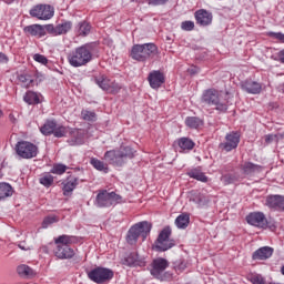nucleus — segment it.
I'll list each match as a JSON object with an SVG mask.
<instances>
[{
  "label": "nucleus",
  "mask_w": 284,
  "mask_h": 284,
  "mask_svg": "<svg viewBox=\"0 0 284 284\" xmlns=\"http://www.w3.org/2000/svg\"><path fill=\"white\" fill-rule=\"evenodd\" d=\"M54 130H57V121L49 120L41 128L40 131L44 136H50V134H54Z\"/></svg>",
  "instance_id": "obj_28"
},
{
  "label": "nucleus",
  "mask_w": 284,
  "mask_h": 284,
  "mask_svg": "<svg viewBox=\"0 0 284 284\" xmlns=\"http://www.w3.org/2000/svg\"><path fill=\"white\" fill-rule=\"evenodd\" d=\"M59 219L57 216H47L42 222V227H48L49 225H52V223H57Z\"/></svg>",
  "instance_id": "obj_47"
},
{
  "label": "nucleus",
  "mask_w": 284,
  "mask_h": 284,
  "mask_svg": "<svg viewBox=\"0 0 284 284\" xmlns=\"http://www.w3.org/2000/svg\"><path fill=\"white\" fill-rule=\"evenodd\" d=\"M282 274L284 275V265L282 266V270H281Z\"/></svg>",
  "instance_id": "obj_60"
},
{
  "label": "nucleus",
  "mask_w": 284,
  "mask_h": 284,
  "mask_svg": "<svg viewBox=\"0 0 284 284\" xmlns=\"http://www.w3.org/2000/svg\"><path fill=\"white\" fill-rule=\"evenodd\" d=\"M150 232H152V223L148 221L136 223L130 227L126 235V242L129 243V245H136V241H139V236H142L143 241H145Z\"/></svg>",
  "instance_id": "obj_4"
},
{
  "label": "nucleus",
  "mask_w": 284,
  "mask_h": 284,
  "mask_svg": "<svg viewBox=\"0 0 284 284\" xmlns=\"http://www.w3.org/2000/svg\"><path fill=\"white\" fill-rule=\"evenodd\" d=\"M240 170L244 176L250 178L260 174V172L263 171V166L254 164L253 162H244L240 165Z\"/></svg>",
  "instance_id": "obj_17"
},
{
  "label": "nucleus",
  "mask_w": 284,
  "mask_h": 284,
  "mask_svg": "<svg viewBox=\"0 0 284 284\" xmlns=\"http://www.w3.org/2000/svg\"><path fill=\"white\" fill-rule=\"evenodd\" d=\"M69 145H83V133L77 129L70 131Z\"/></svg>",
  "instance_id": "obj_27"
},
{
  "label": "nucleus",
  "mask_w": 284,
  "mask_h": 284,
  "mask_svg": "<svg viewBox=\"0 0 284 284\" xmlns=\"http://www.w3.org/2000/svg\"><path fill=\"white\" fill-rule=\"evenodd\" d=\"M189 72H190V74H199V68L193 67V68L189 69Z\"/></svg>",
  "instance_id": "obj_53"
},
{
  "label": "nucleus",
  "mask_w": 284,
  "mask_h": 284,
  "mask_svg": "<svg viewBox=\"0 0 284 284\" xmlns=\"http://www.w3.org/2000/svg\"><path fill=\"white\" fill-rule=\"evenodd\" d=\"M9 121H11L13 124L17 123V118L14 116V114L12 113L9 114Z\"/></svg>",
  "instance_id": "obj_54"
},
{
  "label": "nucleus",
  "mask_w": 284,
  "mask_h": 284,
  "mask_svg": "<svg viewBox=\"0 0 284 284\" xmlns=\"http://www.w3.org/2000/svg\"><path fill=\"white\" fill-rule=\"evenodd\" d=\"M97 85H99V88H101V90H104V92H110L112 94L119 92V90H121L120 87H115L114 84H112V82L110 81V79H108V77L105 75H100L98 78L94 79Z\"/></svg>",
  "instance_id": "obj_16"
},
{
  "label": "nucleus",
  "mask_w": 284,
  "mask_h": 284,
  "mask_svg": "<svg viewBox=\"0 0 284 284\" xmlns=\"http://www.w3.org/2000/svg\"><path fill=\"white\" fill-rule=\"evenodd\" d=\"M185 125L191 128V130H199V128L203 126V120L196 116H187L185 119Z\"/></svg>",
  "instance_id": "obj_32"
},
{
  "label": "nucleus",
  "mask_w": 284,
  "mask_h": 284,
  "mask_svg": "<svg viewBox=\"0 0 284 284\" xmlns=\"http://www.w3.org/2000/svg\"><path fill=\"white\" fill-rule=\"evenodd\" d=\"M24 32H27V34H31V37H38V39L45 37V28L41 24L27 26L24 27Z\"/></svg>",
  "instance_id": "obj_23"
},
{
  "label": "nucleus",
  "mask_w": 284,
  "mask_h": 284,
  "mask_svg": "<svg viewBox=\"0 0 284 284\" xmlns=\"http://www.w3.org/2000/svg\"><path fill=\"white\" fill-rule=\"evenodd\" d=\"M246 222L248 225H254V227H262L265 230L267 227V219L265 214L261 212L251 213L246 216Z\"/></svg>",
  "instance_id": "obj_14"
},
{
  "label": "nucleus",
  "mask_w": 284,
  "mask_h": 284,
  "mask_svg": "<svg viewBox=\"0 0 284 284\" xmlns=\"http://www.w3.org/2000/svg\"><path fill=\"white\" fill-rule=\"evenodd\" d=\"M18 247H19L20 250H27L26 246H24L22 243L18 244Z\"/></svg>",
  "instance_id": "obj_57"
},
{
  "label": "nucleus",
  "mask_w": 284,
  "mask_h": 284,
  "mask_svg": "<svg viewBox=\"0 0 284 284\" xmlns=\"http://www.w3.org/2000/svg\"><path fill=\"white\" fill-rule=\"evenodd\" d=\"M169 0H146L149 6H165Z\"/></svg>",
  "instance_id": "obj_50"
},
{
  "label": "nucleus",
  "mask_w": 284,
  "mask_h": 284,
  "mask_svg": "<svg viewBox=\"0 0 284 284\" xmlns=\"http://www.w3.org/2000/svg\"><path fill=\"white\" fill-rule=\"evenodd\" d=\"M14 194V189L10 183L1 182L0 183V201H6V199H10Z\"/></svg>",
  "instance_id": "obj_25"
},
{
  "label": "nucleus",
  "mask_w": 284,
  "mask_h": 284,
  "mask_svg": "<svg viewBox=\"0 0 284 284\" xmlns=\"http://www.w3.org/2000/svg\"><path fill=\"white\" fill-rule=\"evenodd\" d=\"M90 23L88 22H80L79 23V29H78V33L80 34V37H88V34H90Z\"/></svg>",
  "instance_id": "obj_39"
},
{
  "label": "nucleus",
  "mask_w": 284,
  "mask_h": 284,
  "mask_svg": "<svg viewBox=\"0 0 284 284\" xmlns=\"http://www.w3.org/2000/svg\"><path fill=\"white\" fill-rule=\"evenodd\" d=\"M87 276L93 283L105 284L110 283L114 278V271H112V268L97 266L93 270L87 272Z\"/></svg>",
  "instance_id": "obj_5"
},
{
  "label": "nucleus",
  "mask_w": 284,
  "mask_h": 284,
  "mask_svg": "<svg viewBox=\"0 0 284 284\" xmlns=\"http://www.w3.org/2000/svg\"><path fill=\"white\" fill-rule=\"evenodd\" d=\"M0 63H8V55L3 52H0Z\"/></svg>",
  "instance_id": "obj_52"
},
{
  "label": "nucleus",
  "mask_w": 284,
  "mask_h": 284,
  "mask_svg": "<svg viewBox=\"0 0 284 284\" xmlns=\"http://www.w3.org/2000/svg\"><path fill=\"white\" fill-rule=\"evenodd\" d=\"M266 205L277 212H284V196L283 195H271L266 199Z\"/></svg>",
  "instance_id": "obj_21"
},
{
  "label": "nucleus",
  "mask_w": 284,
  "mask_h": 284,
  "mask_svg": "<svg viewBox=\"0 0 284 284\" xmlns=\"http://www.w3.org/2000/svg\"><path fill=\"white\" fill-rule=\"evenodd\" d=\"M242 90L244 92H247L248 94H261V91L263 90V87L261 83L252 80H245L241 83Z\"/></svg>",
  "instance_id": "obj_19"
},
{
  "label": "nucleus",
  "mask_w": 284,
  "mask_h": 284,
  "mask_svg": "<svg viewBox=\"0 0 284 284\" xmlns=\"http://www.w3.org/2000/svg\"><path fill=\"white\" fill-rule=\"evenodd\" d=\"M30 14L41 21H48L54 17V8L50 4H37L30 10Z\"/></svg>",
  "instance_id": "obj_11"
},
{
  "label": "nucleus",
  "mask_w": 284,
  "mask_h": 284,
  "mask_svg": "<svg viewBox=\"0 0 284 284\" xmlns=\"http://www.w3.org/2000/svg\"><path fill=\"white\" fill-rule=\"evenodd\" d=\"M17 272L19 274V276H21L22 278H32L33 276H37V272H34V270H32V267L26 265V264H21L17 267Z\"/></svg>",
  "instance_id": "obj_26"
},
{
  "label": "nucleus",
  "mask_w": 284,
  "mask_h": 284,
  "mask_svg": "<svg viewBox=\"0 0 284 284\" xmlns=\"http://www.w3.org/2000/svg\"><path fill=\"white\" fill-rule=\"evenodd\" d=\"M170 236H172V229L170 226H165L160 232L154 243L156 252H168V250H172V247H174V240H170Z\"/></svg>",
  "instance_id": "obj_8"
},
{
  "label": "nucleus",
  "mask_w": 284,
  "mask_h": 284,
  "mask_svg": "<svg viewBox=\"0 0 284 284\" xmlns=\"http://www.w3.org/2000/svg\"><path fill=\"white\" fill-rule=\"evenodd\" d=\"M81 116L83 121H97V113L93 111L82 110Z\"/></svg>",
  "instance_id": "obj_41"
},
{
  "label": "nucleus",
  "mask_w": 284,
  "mask_h": 284,
  "mask_svg": "<svg viewBox=\"0 0 284 284\" xmlns=\"http://www.w3.org/2000/svg\"><path fill=\"white\" fill-rule=\"evenodd\" d=\"M272 141H274V135H266L265 136V142L266 143H272Z\"/></svg>",
  "instance_id": "obj_55"
},
{
  "label": "nucleus",
  "mask_w": 284,
  "mask_h": 284,
  "mask_svg": "<svg viewBox=\"0 0 284 284\" xmlns=\"http://www.w3.org/2000/svg\"><path fill=\"white\" fill-rule=\"evenodd\" d=\"M179 267L180 270H185V264L181 263Z\"/></svg>",
  "instance_id": "obj_58"
},
{
  "label": "nucleus",
  "mask_w": 284,
  "mask_h": 284,
  "mask_svg": "<svg viewBox=\"0 0 284 284\" xmlns=\"http://www.w3.org/2000/svg\"><path fill=\"white\" fill-rule=\"evenodd\" d=\"M201 102L204 103V105H214L217 112H227V104L221 102V99L219 98V90L216 89L205 90L202 93Z\"/></svg>",
  "instance_id": "obj_6"
},
{
  "label": "nucleus",
  "mask_w": 284,
  "mask_h": 284,
  "mask_svg": "<svg viewBox=\"0 0 284 284\" xmlns=\"http://www.w3.org/2000/svg\"><path fill=\"white\" fill-rule=\"evenodd\" d=\"M170 267V262L163 257H158L150 265V274L158 281H165V270Z\"/></svg>",
  "instance_id": "obj_9"
},
{
  "label": "nucleus",
  "mask_w": 284,
  "mask_h": 284,
  "mask_svg": "<svg viewBox=\"0 0 284 284\" xmlns=\"http://www.w3.org/2000/svg\"><path fill=\"white\" fill-rule=\"evenodd\" d=\"M20 83H22L23 88H32L34 85V80L32 77L27 75V74H20L18 77Z\"/></svg>",
  "instance_id": "obj_37"
},
{
  "label": "nucleus",
  "mask_w": 284,
  "mask_h": 284,
  "mask_svg": "<svg viewBox=\"0 0 284 284\" xmlns=\"http://www.w3.org/2000/svg\"><path fill=\"white\" fill-rule=\"evenodd\" d=\"M270 37H273V39H277V41H281L282 43H284V34L281 32L278 33L271 32Z\"/></svg>",
  "instance_id": "obj_51"
},
{
  "label": "nucleus",
  "mask_w": 284,
  "mask_h": 284,
  "mask_svg": "<svg viewBox=\"0 0 284 284\" xmlns=\"http://www.w3.org/2000/svg\"><path fill=\"white\" fill-rule=\"evenodd\" d=\"M123 265H128V267H145V262L139 258L138 253H131L124 258Z\"/></svg>",
  "instance_id": "obj_22"
},
{
  "label": "nucleus",
  "mask_w": 284,
  "mask_h": 284,
  "mask_svg": "<svg viewBox=\"0 0 284 284\" xmlns=\"http://www.w3.org/2000/svg\"><path fill=\"white\" fill-rule=\"evenodd\" d=\"M178 145L181 148V150H194V141L189 138L179 139Z\"/></svg>",
  "instance_id": "obj_36"
},
{
  "label": "nucleus",
  "mask_w": 284,
  "mask_h": 284,
  "mask_svg": "<svg viewBox=\"0 0 284 284\" xmlns=\"http://www.w3.org/2000/svg\"><path fill=\"white\" fill-rule=\"evenodd\" d=\"M90 163L99 172H103L104 174H108V172H110V168H108V164L97 158H92L90 160Z\"/></svg>",
  "instance_id": "obj_31"
},
{
  "label": "nucleus",
  "mask_w": 284,
  "mask_h": 284,
  "mask_svg": "<svg viewBox=\"0 0 284 284\" xmlns=\"http://www.w3.org/2000/svg\"><path fill=\"white\" fill-rule=\"evenodd\" d=\"M68 170V166H65L64 164H55L52 169H51V174H64V172Z\"/></svg>",
  "instance_id": "obj_45"
},
{
  "label": "nucleus",
  "mask_w": 284,
  "mask_h": 284,
  "mask_svg": "<svg viewBox=\"0 0 284 284\" xmlns=\"http://www.w3.org/2000/svg\"><path fill=\"white\" fill-rule=\"evenodd\" d=\"M97 42L82 44L71 51L67 59L72 68H83L94 59L97 54Z\"/></svg>",
  "instance_id": "obj_1"
},
{
  "label": "nucleus",
  "mask_w": 284,
  "mask_h": 284,
  "mask_svg": "<svg viewBox=\"0 0 284 284\" xmlns=\"http://www.w3.org/2000/svg\"><path fill=\"white\" fill-rule=\"evenodd\" d=\"M55 245L68 246L72 245V243H77V236L74 235H60L54 240Z\"/></svg>",
  "instance_id": "obj_29"
},
{
  "label": "nucleus",
  "mask_w": 284,
  "mask_h": 284,
  "mask_svg": "<svg viewBox=\"0 0 284 284\" xmlns=\"http://www.w3.org/2000/svg\"><path fill=\"white\" fill-rule=\"evenodd\" d=\"M186 174L187 176H190V179H195V181L207 183V176H205V173L201 172V170L199 169H192Z\"/></svg>",
  "instance_id": "obj_33"
},
{
  "label": "nucleus",
  "mask_w": 284,
  "mask_h": 284,
  "mask_svg": "<svg viewBox=\"0 0 284 284\" xmlns=\"http://www.w3.org/2000/svg\"><path fill=\"white\" fill-rule=\"evenodd\" d=\"M222 181L224 182V185H231L232 183H236L239 181V178L234 174H226L223 175Z\"/></svg>",
  "instance_id": "obj_44"
},
{
  "label": "nucleus",
  "mask_w": 284,
  "mask_h": 284,
  "mask_svg": "<svg viewBox=\"0 0 284 284\" xmlns=\"http://www.w3.org/2000/svg\"><path fill=\"white\" fill-rule=\"evenodd\" d=\"M194 18L196 24L201 26L202 28H207V26H212V20L214 19L212 12L205 9H199L197 11H195Z\"/></svg>",
  "instance_id": "obj_13"
},
{
  "label": "nucleus",
  "mask_w": 284,
  "mask_h": 284,
  "mask_svg": "<svg viewBox=\"0 0 284 284\" xmlns=\"http://www.w3.org/2000/svg\"><path fill=\"white\" fill-rule=\"evenodd\" d=\"M68 132H70V128L57 124L55 130L53 131V135L55 139H63Z\"/></svg>",
  "instance_id": "obj_38"
},
{
  "label": "nucleus",
  "mask_w": 284,
  "mask_h": 284,
  "mask_svg": "<svg viewBox=\"0 0 284 284\" xmlns=\"http://www.w3.org/2000/svg\"><path fill=\"white\" fill-rule=\"evenodd\" d=\"M175 225L179 230H185L190 225V215L181 214L175 219Z\"/></svg>",
  "instance_id": "obj_34"
},
{
  "label": "nucleus",
  "mask_w": 284,
  "mask_h": 284,
  "mask_svg": "<svg viewBox=\"0 0 284 284\" xmlns=\"http://www.w3.org/2000/svg\"><path fill=\"white\" fill-rule=\"evenodd\" d=\"M123 202V197L114 192L102 191L95 197L97 207H112Z\"/></svg>",
  "instance_id": "obj_7"
},
{
  "label": "nucleus",
  "mask_w": 284,
  "mask_h": 284,
  "mask_svg": "<svg viewBox=\"0 0 284 284\" xmlns=\"http://www.w3.org/2000/svg\"><path fill=\"white\" fill-rule=\"evenodd\" d=\"M136 151L132 146H120L104 153V161L114 168H123L128 161H132Z\"/></svg>",
  "instance_id": "obj_2"
},
{
  "label": "nucleus",
  "mask_w": 284,
  "mask_h": 284,
  "mask_svg": "<svg viewBox=\"0 0 284 284\" xmlns=\"http://www.w3.org/2000/svg\"><path fill=\"white\" fill-rule=\"evenodd\" d=\"M241 143V134L239 132H231L225 135V142L220 143V150L224 152H232L236 150Z\"/></svg>",
  "instance_id": "obj_12"
},
{
  "label": "nucleus",
  "mask_w": 284,
  "mask_h": 284,
  "mask_svg": "<svg viewBox=\"0 0 284 284\" xmlns=\"http://www.w3.org/2000/svg\"><path fill=\"white\" fill-rule=\"evenodd\" d=\"M16 154L20 159H34L39 154V148L29 141H20L16 144Z\"/></svg>",
  "instance_id": "obj_10"
},
{
  "label": "nucleus",
  "mask_w": 284,
  "mask_h": 284,
  "mask_svg": "<svg viewBox=\"0 0 284 284\" xmlns=\"http://www.w3.org/2000/svg\"><path fill=\"white\" fill-rule=\"evenodd\" d=\"M54 254L57 258H72V256H74V250H72L70 246H62L61 244H58Z\"/></svg>",
  "instance_id": "obj_24"
},
{
  "label": "nucleus",
  "mask_w": 284,
  "mask_h": 284,
  "mask_svg": "<svg viewBox=\"0 0 284 284\" xmlns=\"http://www.w3.org/2000/svg\"><path fill=\"white\" fill-rule=\"evenodd\" d=\"M77 185H79V178L74 175H70L67 178V180L63 182V195L64 196H72V192L77 190Z\"/></svg>",
  "instance_id": "obj_18"
},
{
  "label": "nucleus",
  "mask_w": 284,
  "mask_h": 284,
  "mask_svg": "<svg viewBox=\"0 0 284 284\" xmlns=\"http://www.w3.org/2000/svg\"><path fill=\"white\" fill-rule=\"evenodd\" d=\"M33 59L38 62L41 63V65H48V58H45V55L40 54V53H36L33 55Z\"/></svg>",
  "instance_id": "obj_48"
},
{
  "label": "nucleus",
  "mask_w": 284,
  "mask_h": 284,
  "mask_svg": "<svg viewBox=\"0 0 284 284\" xmlns=\"http://www.w3.org/2000/svg\"><path fill=\"white\" fill-rule=\"evenodd\" d=\"M266 227H270V230H272L274 232V230H276V226L274 224H270V222H267Z\"/></svg>",
  "instance_id": "obj_56"
},
{
  "label": "nucleus",
  "mask_w": 284,
  "mask_h": 284,
  "mask_svg": "<svg viewBox=\"0 0 284 284\" xmlns=\"http://www.w3.org/2000/svg\"><path fill=\"white\" fill-rule=\"evenodd\" d=\"M43 28H44V32L47 31L49 34H52L53 37H58L57 27H54V24H47V26H43Z\"/></svg>",
  "instance_id": "obj_49"
},
{
  "label": "nucleus",
  "mask_w": 284,
  "mask_h": 284,
  "mask_svg": "<svg viewBox=\"0 0 284 284\" xmlns=\"http://www.w3.org/2000/svg\"><path fill=\"white\" fill-rule=\"evenodd\" d=\"M57 28V36H61V34H68V32H70L72 30V21H64L58 26H55Z\"/></svg>",
  "instance_id": "obj_35"
},
{
  "label": "nucleus",
  "mask_w": 284,
  "mask_h": 284,
  "mask_svg": "<svg viewBox=\"0 0 284 284\" xmlns=\"http://www.w3.org/2000/svg\"><path fill=\"white\" fill-rule=\"evenodd\" d=\"M159 54V48L154 43L134 44L130 57L134 61L145 62L148 59H154Z\"/></svg>",
  "instance_id": "obj_3"
},
{
  "label": "nucleus",
  "mask_w": 284,
  "mask_h": 284,
  "mask_svg": "<svg viewBox=\"0 0 284 284\" xmlns=\"http://www.w3.org/2000/svg\"><path fill=\"white\" fill-rule=\"evenodd\" d=\"M41 185H44V187H50L52 183H54V176L51 174H45L42 178H40Z\"/></svg>",
  "instance_id": "obj_42"
},
{
  "label": "nucleus",
  "mask_w": 284,
  "mask_h": 284,
  "mask_svg": "<svg viewBox=\"0 0 284 284\" xmlns=\"http://www.w3.org/2000/svg\"><path fill=\"white\" fill-rule=\"evenodd\" d=\"M193 203H196L197 205H200L201 207L203 205H207L209 201L207 197H205V195L197 193L194 195V197L192 199Z\"/></svg>",
  "instance_id": "obj_40"
},
{
  "label": "nucleus",
  "mask_w": 284,
  "mask_h": 284,
  "mask_svg": "<svg viewBox=\"0 0 284 284\" xmlns=\"http://www.w3.org/2000/svg\"><path fill=\"white\" fill-rule=\"evenodd\" d=\"M3 116V110H0V119Z\"/></svg>",
  "instance_id": "obj_59"
},
{
  "label": "nucleus",
  "mask_w": 284,
  "mask_h": 284,
  "mask_svg": "<svg viewBox=\"0 0 284 284\" xmlns=\"http://www.w3.org/2000/svg\"><path fill=\"white\" fill-rule=\"evenodd\" d=\"M181 28H182V30L190 32V31L194 30V21H190V20L183 21L181 23Z\"/></svg>",
  "instance_id": "obj_46"
},
{
  "label": "nucleus",
  "mask_w": 284,
  "mask_h": 284,
  "mask_svg": "<svg viewBox=\"0 0 284 284\" xmlns=\"http://www.w3.org/2000/svg\"><path fill=\"white\" fill-rule=\"evenodd\" d=\"M148 81L152 90H159L165 83V74L159 70H153L149 73Z\"/></svg>",
  "instance_id": "obj_15"
},
{
  "label": "nucleus",
  "mask_w": 284,
  "mask_h": 284,
  "mask_svg": "<svg viewBox=\"0 0 284 284\" xmlns=\"http://www.w3.org/2000/svg\"><path fill=\"white\" fill-rule=\"evenodd\" d=\"M248 281L252 284H265V278L261 274H252L248 276Z\"/></svg>",
  "instance_id": "obj_43"
},
{
  "label": "nucleus",
  "mask_w": 284,
  "mask_h": 284,
  "mask_svg": "<svg viewBox=\"0 0 284 284\" xmlns=\"http://www.w3.org/2000/svg\"><path fill=\"white\" fill-rule=\"evenodd\" d=\"M273 254H274L273 247L264 246L256 250L253 253L252 258L253 261H267V258H271Z\"/></svg>",
  "instance_id": "obj_20"
},
{
  "label": "nucleus",
  "mask_w": 284,
  "mask_h": 284,
  "mask_svg": "<svg viewBox=\"0 0 284 284\" xmlns=\"http://www.w3.org/2000/svg\"><path fill=\"white\" fill-rule=\"evenodd\" d=\"M23 101L28 103V105H37L41 103V101L39 100V94L33 91H27L23 95Z\"/></svg>",
  "instance_id": "obj_30"
}]
</instances>
